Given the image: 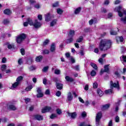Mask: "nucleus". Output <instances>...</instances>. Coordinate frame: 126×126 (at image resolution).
<instances>
[{
  "label": "nucleus",
  "mask_w": 126,
  "mask_h": 126,
  "mask_svg": "<svg viewBox=\"0 0 126 126\" xmlns=\"http://www.w3.org/2000/svg\"><path fill=\"white\" fill-rule=\"evenodd\" d=\"M91 66L94 68L95 70H97L98 69V66H97V65L94 63H91Z\"/></svg>",
  "instance_id": "nucleus-26"
},
{
  "label": "nucleus",
  "mask_w": 126,
  "mask_h": 126,
  "mask_svg": "<svg viewBox=\"0 0 126 126\" xmlns=\"http://www.w3.org/2000/svg\"><path fill=\"white\" fill-rule=\"evenodd\" d=\"M83 40V37L82 36H80L78 39H77L76 42L77 43H80V42L82 41Z\"/></svg>",
  "instance_id": "nucleus-41"
},
{
  "label": "nucleus",
  "mask_w": 126,
  "mask_h": 126,
  "mask_svg": "<svg viewBox=\"0 0 126 126\" xmlns=\"http://www.w3.org/2000/svg\"><path fill=\"white\" fill-rule=\"evenodd\" d=\"M56 87L59 90H62L63 89V84L60 83H56Z\"/></svg>",
  "instance_id": "nucleus-15"
},
{
  "label": "nucleus",
  "mask_w": 126,
  "mask_h": 126,
  "mask_svg": "<svg viewBox=\"0 0 126 126\" xmlns=\"http://www.w3.org/2000/svg\"><path fill=\"white\" fill-rule=\"evenodd\" d=\"M59 5V2H56L53 4V7H57Z\"/></svg>",
  "instance_id": "nucleus-53"
},
{
  "label": "nucleus",
  "mask_w": 126,
  "mask_h": 126,
  "mask_svg": "<svg viewBox=\"0 0 126 126\" xmlns=\"http://www.w3.org/2000/svg\"><path fill=\"white\" fill-rule=\"evenodd\" d=\"M3 13L4 14H7V15H9V14H11V11L8 9H6L4 10Z\"/></svg>",
  "instance_id": "nucleus-22"
},
{
  "label": "nucleus",
  "mask_w": 126,
  "mask_h": 126,
  "mask_svg": "<svg viewBox=\"0 0 126 126\" xmlns=\"http://www.w3.org/2000/svg\"><path fill=\"white\" fill-rule=\"evenodd\" d=\"M45 21L49 22V21L51 20V15H50V14L48 13L45 15Z\"/></svg>",
  "instance_id": "nucleus-17"
},
{
  "label": "nucleus",
  "mask_w": 126,
  "mask_h": 126,
  "mask_svg": "<svg viewBox=\"0 0 126 126\" xmlns=\"http://www.w3.org/2000/svg\"><path fill=\"white\" fill-rule=\"evenodd\" d=\"M43 59V56H39L35 58V62L37 63H40V62Z\"/></svg>",
  "instance_id": "nucleus-20"
},
{
  "label": "nucleus",
  "mask_w": 126,
  "mask_h": 126,
  "mask_svg": "<svg viewBox=\"0 0 126 126\" xmlns=\"http://www.w3.org/2000/svg\"><path fill=\"white\" fill-rule=\"evenodd\" d=\"M110 33L111 35H117V34H118V32L115 31L114 30H110Z\"/></svg>",
  "instance_id": "nucleus-33"
},
{
  "label": "nucleus",
  "mask_w": 126,
  "mask_h": 126,
  "mask_svg": "<svg viewBox=\"0 0 126 126\" xmlns=\"http://www.w3.org/2000/svg\"><path fill=\"white\" fill-rule=\"evenodd\" d=\"M65 79H66V81H68V82H72V81H73V79L68 76H66Z\"/></svg>",
  "instance_id": "nucleus-19"
},
{
  "label": "nucleus",
  "mask_w": 126,
  "mask_h": 126,
  "mask_svg": "<svg viewBox=\"0 0 126 126\" xmlns=\"http://www.w3.org/2000/svg\"><path fill=\"white\" fill-rule=\"evenodd\" d=\"M27 22L28 23H29V24L31 26H33V25L34 24V23H33V21H32V19H30V18H28L27 19Z\"/></svg>",
  "instance_id": "nucleus-23"
},
{
  "label": "nucleus",
  "mask_w": 126,
  "mask_h": 126,
  "mask_svg": "<svg viewBox=\"0 0 126 126\" xmlns=\"http://www.w3.org/2000/svg\"><path fill=\"white\" fill-rule=\"evenodd\" d=\"M33 118L34 120H37V121H43V116L40 115H34Z\"/></svg>",
  "instance_id": "nucleus-11"
},
{
  "label": "nucleus",
  "mask_w": 126,
  "mask_h": 126,
  "mask_svg": "<svg viewBox=\"0 0 126 126\" xmlns=\"http://www.w3.org/2000/svg\"><path fill=\"white\" fill-rule=\"evenodd\" d=\"M33 26L36 29H39L42 26V24L38 21V20H35L33 22Z\"/></svg>",
  "instance_id": "nucleus-7"
},
{
  "label": "nucleus",
  "mask_w": 126,
  "mask_h": 126,
  "mask_svg": "<svg viewBox=\"0 0 126 126\" xmlns=\"http://www.w3.org/2000/svg\"><path fill=\"white\" fill-rule=\"evenodd\" d=\"M18 85H19V83L18 82H15L12 85L11 89H13V88H16Z\"/></svg>",
  "instance_id": "nucleus-24"
},
{
  "label": "nucleus",
  "mask_w": 126,
  "mask_h": 126,
  "mask_svg": "<svg viewBox=\"0 0 126 126\" xmlns=\"http://www.w3.org/2000/svg\"><path fill=\"white\" fill-rule=\"evenodd\" d=\"M25 38H26L25 34L22 33L21 34H20V35L17 36L16 38L17 43H18V44H20L22 41L25 39Z\"/></svg>",
  "instance_id": "nucleus-3"
},
{
  "label": "nucleus",
  "mask_w": 126,
  "mask_h": 126,
  "mask_svg": "<svg viewBox=\"0 0 126 126\" xmlns=\"http://www.w3.org/2000/svg\"><path fill=\"white\" fill-rule=\"evenodd\" d=\"M108 126H113V121L112 120H110L108 124Z\"/></svg>",
  "instance_id": "nucleus-64"
},
{
  "label": "nucleus",
  "mask_w": 126,
  "mask_h": 126,
  "mask_svg": "<svg viewBox=\"0 0 126 126\" xmlns=\"http://www.w3.org/2000/svg\"><path fill=\"white\" fill-rule=\"evenodd\" d=\"M67 114L69 117H70L71 118V119H75L76 118V116H77V114H76V113L75 112L72 113L68 112Z\"/></svg>",
  "instance_id": "nucleus-12"
},
{
  "label": "nucleus",
  "mask_w": 126,
  "mask_h": 126,
  "mask_svg": "<svg viewBox=\"0 0 126 126\" xmlns=\"http://www.w3.org/2000/svg\"><path fill=\"white\" fill-rule=\"evenodd\" d=\"M8 49H12L14 47L13 44H10L8 43L6 44Z\"/></svg>",
  "instance_id": "nucleus-30"
},
{
  "label": "nucleus",
  "mask_w": 126,
  "mask_h": 126,
  "mask_svg": "<svg viewBox=\"0 0 126 126\" xmlns=\"http://www.w3.org/2000/svg\"><path fill=\"white\" fill-rule=\"evenodd\" d=\"M89 23L90 25H92L93 23H94V24H95V23H97V19H92L89 21Z\"/></svg>",
  "instance_id": "nucleus-16"
},
{
  "label": "nucleus",
  "mask_w": 126,
  "mask_h": 126,
  "mask_svg": "<svg viewBox=\"0 0 126 126\" xmlns=\"http://www.w3.org/2000/svg\"><path fill=\"white\" fill-rule=\"evenodd\" d=\"M57 13L58 14H63V10H62V9L60 8H58L57 9Z\"/></svg>",
  "instance_id": "nucleus-39"
},
{
  "label": "nucleus",
  "mask_w": 126,
  "mask_h": 126,
  "mask_svg": "<svg viewBox=\"0 0 126 126\" xmlns=\"http://www.w3.org/2000/svg\"><path fill=\"white\" fill-rule=\"evenodd\" d=\"M37 17H38V19H39V20L41 21L42 19H43V17H42V15H38L37 16Z\"/></svg>",
  "instance_id": "nucleus-58"
},
{
  "label": "nucleus",
  "mask_w": 126,
  "mask_h": 126,
  "mask_svg": "<svg viewBox=\"0 0 126 126\" xmlns=\"http://www.w3.org/2000/svg\"><path fill=\"white\" fill-rule=\"evenodd\" d=\"M56 96H57V97H60V96H61V95H62V93L61 92V91H58L56 94Z\"/></svg>",
  "instance_id": "nucleus-49"
},
{
  "label": "nucleus",
  "mask_w": 126,
  "mask_h": 126,
  "mask_svg": "<svg viewBox=\"0 0 126 126\" xmlns=\"http://www.w3.org/2000/svg\"><path fill=\"white\" fill-rule=\"evenodd\" d=\"M25 50H24V49H21V53L23 56H24V55H25Z\"/></svg>",
  "instance_id": "nucleus-54"
},
{
  "label": "nucleus",
  "mask_w": 126,
  "mask_h": 126,
  "mask_svg": "<svg viewBox=\"0 0 126 126\" xmlns=\"http://www.w3.org/2000/svg\"><path fill=\"white\" fill-rule=\"evenodd\" d=\"M9 108L13 111H15V110H16V107L13 105H10L9 106Z\"/></svg>",
  "instance_id": "nucleus-28"
},
{
  "label": "nucleus",
  "mask_w": 126,
  "mask_h": 126,
  "mask_svg": "<svg viewBox=\"0 0 126 126\" xmlns=\"http://www.w3.org/2000/svg\"><path fill=\"white\" fill-rule=\"evenodd\" d=\"M23 79V77L22 76L18 77L16 81L19 83V84H20V81Z\"/></svg>",
  "instance_id": "nucleus-29"
},
{
  "label": "nucleus",
  "mask_w": 126,
  "mask_h": 126,
  "mask_svg": "<svg viewBox=\"0 0 126 126\" xmlns=\"http://www.w3.org/2000/svg\"><path fill=\"white\" fill-rule=\"evenodd\" d=\"M93 88H94V89L98 88V84L97 82H95L93 83Z\"/></svg>",
  "instance_id": "nucleus-40"
},
{
  "label": "nucleus",
  "mask_w": 126,
  "mask_h": 126,
  "mask_svg": "<svg viewBox=\"0 0 126 126\" xmlns=\"http://www.w3.org/2000/svg\"><path fill=\"white\" fill-rule=\"evenodd\" d=\"M80 10H81V8L80 7L77 8L75 10V14H78L79 12H80Z\"/></svg>",
  "instance_id": "nucleus-31"
},
{
  "label": "nucleus",
  "mask_w": 126,
  "mask_h": 126,
  "mask_svg": "<svg viewBox=\"0 0 126 126\" xmlns=\"http://www.w3.org/2000/svg\"><path fill=\"white\" fill-rule=\"evenodd\" d=\"M105 94H112L113 93V91L112 89L107 90L105 91Z\"/></svg>",
  "instance_id": "nucleus-34"
},
{
  "label": "nucleus",
  "mask_w": 126,
  "mask_h": 126,
  "mask_svg": "<svg viewBox=\"0 0 126 126\" xmlns=\"http://www.w3.org/2000/svg\"><path fill=\"white\" fill-rule=\"evenodd\" d=\"M57 21H58L57 19H54L52 20L50 23V26H51L52 27H53V26H55V25L57 24Z\"/></svg>",
  "instance_id": "nucleus-21"
},
{
  "label": "nucleus",
  "mask_w": 126,
  "mask_h": 126,
  "mask_svg": "<svg viewBox=\"0 0 126 126\" xmlns=\"http://www.w3.org/2000/svg\"><path fill=\"white\" fill-rule=\"evenodd\" d=\"M73 41V37H69V39L66 40L67 44H70V43H71Z\"/></svg>",
  "instance_id": "nucleus-27"
},
{
  "label": "nucleus",
  "mask_w": 126,
  "mask_h": 126,
  "mask_svg": "<svg viewBox=\"0 0 126 126\" xmlns=\"http://www.w3.org/2000/svg\"><path fill=\"white\" fill-rule=\"evenodd\" d=\"M42 53L44 55H47L50 54V51L49 50L45 49L42 51Z\"/></svg>",
  "instance_id": "nucleus-36"
},
{
  "label": "nucleus",
  "mask_w": 126,
  "mask_h": 126,
  "mask_svg": "<svg viewBox=\"0 0 126 126\" xmlns=\"http://www.w3.org/2000/svg\"><path fill=\"white\" fill-rule=\"evenodd\" d=\"M109 108H110L109 104H105L103 106V110H107V109H109Z\"/></svg>",
  "instance_id": "nucleus-35"
},
{
  "label": "nucleus",
  "mask_w": 126,
  "mask_h": 126,
  "mask_svg": "<svg viewBox=\"0 0 126 126\" xmlns=\"http://www.w3.org/2000/svg\"><path fill=\"white\" fill-rule=\"evenodd\" d=\"M117 42L118 41H120V42H123L124 41V37L122 36H118L117 37Z\"/></svg>",
  "instance_id": "nucleus-32"
},
{
  "label": "nucleus",
  "mask_w": 126,
  "mask_h": 126,
  "mask_svg": "<svg viewBox=\"0 0 126 126\" xmlns=\"http://www.w3.org/2000/svg\"><path fill=\"white\" fill-rule=\"evenodd\" d=\"M98 62L99 63H101V64H103V63H104V59L100 58L98 60Z\"/></svg>",
  "instance_id": "nucleus-45"
},
{
  "label": "nucleus",
  "mask_w": 126,
  "mask_h": 126,
  "mask_svg": "<svg viewBox=\"0 0 126 126\" xmlns=\"http://www.w3.org/2000/svg\"><path fill=\"white\" fill-rule=\"evenodd\" d=\"M9 23V20L7 19H5L3 20V24H8Z\"/></svg>",
  "instance_id": "nucleus-47"
},
{
  "label": "nucleus",
  "mask_w": 126,
  "mask_h": 126,
  "mask_svg": "<svg viewBox=\"0 0 126 126\" xmlns=\"http://www.w3.org/2000/svg\"><path fill=\"white\" fill-rule=\"evenodd\" d=\"M82 117H83V118H84V117H86V112H83L82 113Z\"/></svg>",
  "instance_id": "nucleus-62"
},
{
  "label": "nucleus",
  "mask_w": 126,
  "mask_h": 126,
  "mask_svg": "<svg viewBox=\"0 0 126 126\" xmlns=\"http://www.w3.org/2000/svg\"><path fill=\"white\" fill-rule=\"evenodd\" d=\"M91 75L92 76H95L96 75V71H95L94 70H93L91 72Z\"/></svg>",
  "instance_id": "nucleus-44"
},
{
  "label": "nucleus",
  "mask_w": 126,
  "mask_h": 126,
  "mask_svg": "<svg viewBox=\"0 0 126 126\" xmlns=\"http://www.w3.org/2000/svg\"><path fill=\"white\" fill-rule=\"evenodd\" d=\"M97 94H98V95L100 96H103V94H104V93L103 92V91H101L100 89H97Z\"/></svg>",
  "instance_id": "nucleus-25"
},
{
  "label": "nucleus",
  "mask_w": 126,
  "mask_h": 126,
  "mask_svg": "<svg viewBox=\"0 0 126 126\" xmlns=\"http://www.w3.org/2000/svg\"><path fill=\"white\" fill-rule=\"evenodd\" d=\"M74 68V69H75V70H77V71L79 70V65H77L75 66Z\"/></svg>",
  "instance_id": "nucleus-56"
},
{
  "label": "nucleus",
  "mask_w": 126,
  "mask_h": 126,
  "mask_svg": "<svg viewBox=\"0 0 126 126\" xmlns=\"http://www.w3.org/2000/svg\"><path fill=\"white\" fill-rule=\"evenodd\" d=\"M112 41L109 39H102L99 43V48L100 51H107L111 48Z\"/></svg>",
  "instance_id": "nucleus-1"
},
{
  "label": "nucleus",
  "mask_w": 126,
  "mask_h": 126,
  "mask_svg": "<svg viewBox=\"0 0 126 126\" xmlns=\"http://www.w3.org/2000/svg\"><path fill=\"white\" fill-rule=\"evenodd\" d=\"M115 122L116 123H119L120 122V118L119 116H116L115 118Z\"/></svg>",
  "instance_id": "nucleus-55"
},
{
  "label": "nucleus",
  "mask_w": 126,
  "mask_h": 126,
  "mask_svg": "<svg viewBox=\"0 0 126 126\" xmlns=\"http://www.w3.org/2000/svg\"><path fill=\"white\" fill-rule=\"evenodd\" d=\"M122 61L126 63V56H122Z\"/></svg>",
  "instance_id": "nucleus-57"
},
{
  "label": "nucleus",
  "mask_w": 126,
  "mask_h": 126,
  "mask_svg": "<svg viewBox=\"0 0 126 126\" xmlns=\"http://www.w3.org/2000/svg\"><path fill=\"white\" fill-rule=\"evenodd\" d=\"M110 88L111 89L114 88H117L118 90H120V85L119 82L117 81L116 83L113 82V81H110Z\"/></svg>",
  "instance_id": "nucleus-6"
},
{
  "label": "nucleus",
  "mask_w": 126,
  "mask_h": 126,
  "mask_svg": "<svg viewBox=\"0 0 126 126\" xmlns=\"http://www.w3.org/2000/svg\"><path fill=\"white\" fill-rule=\"evenodd\" d=\"M23 63V61L22 60V59H19V60L18 61V63L20 65H21V64H22Z\"/></svg>",
  "instance_id": "nucleus-50"
},
{
  "label": "nucleus",
  "mask_w": 126,
  "mask_h": 126,
  "mask_svg": "<svg viewBox=\"0 0 126 126\" xmlns=\"http://www.w3.org/2000/svg\"><path fill=\"white\" fill-rule=\"evenodd\" d=\"M74 33H75L74 31L70 30L69 32V34L68 35V38H73V37L74 36Z\"/></svg>",
  "instance_id": "nucleus-13"
},
{
  "label": "nucleus",
  "mask_w": 126,
  "mask_h": 126,
  "mask_svg": "<svg viewBox=\"0 0 126 126\" xmlns=\"http://www.w3.org/2000/svg\"><path fill=\"white\" fill-rule=\"evenodd\" d=\"M56 51V44L52 43L50 47V51L54 53Z\"/></svg>",
  "instance_id": "nucleus-14"
},
{
  "label": "nucleus",
  "mask_w": 126,
  "mask_h": 126,
  "mask_svg": "<svg viewBox=\"0 0 126 126\" xmlns=\"http://www.w3.org/2000/svg\"><path fill=\"white\" fill-rule=\"evenodd\" d=\"M55 118H57V114H53L50 116V119H55Z\"/></svg>",
  "instance_id": "nucleus-51"
},
{
  "label": "nucleus",
  "mask_w": 126,
  "mask_h": 126,
  "mask_svg": "<svg viewBox=\"0 0 126 126\" xmlns=\"http://www.w3.org/2000/svg\"><path fill=\"white\" fill-rule=\"evenodd\" d=\"M55 74H61V70H59V69H56L55 70Z\"/></svg>",
  "instance_id": "nucleus-48"
},
{
  "label": "nucleus",
  "mask_w": 126,
  "mask_h": 126,
  "mask_svg": "<svg viewBox=\"0 0 126 126\" xmlns=\"http://www.w3.org/2000/svg\"><path fill=\"white\" fill-rule=\"evenodd\" d=\"M122 6H119L116 7L114 11L118 13V15L120 17H122L121 18V21L126 24V10H123V12H122Z\"/></svg>",
  "instance_id": "nucleus-2"
},
{
  "label": "nucleus",
  "mask_w": 126,
  "mask_h": 126,
  "mask_svg": "<svg viewBox=\"0 0 126 126\" xmlns=\"http://www.w3.org/2000/svg\"><path fill=\"white\" fill-rule=\"evenodd\" d=\"M32 88H33V87L32 86H30L26 88L25 90L26 91H30Z\"/></svg>",
  "instance_id": "nucleus-43"
},
{
  "label": "nucleus",
  "mask_w": 126,
  "mask_h": 126,
  "mask_svg": "<svg viewBox=\"0 0 126 126\" xmlns=\"http://www.w3.org/2000/svg\"><path fill=\"white\" fill-rule=\"evenodd\" d=\"M52 110V107L51 106H46L42 109V113L44 114L45 113H48Z\"/></svg>",
  "instance_id": "nucleus-9"
},
{
  "label": "nucleus",
  "mask_w": 126,
  "mask_h": 126,
  "mask_svg": "<svg viewBox=\"0 0 126 126\" xmlns=\"http://www.w3.org/2000/svg\"><path fill=\"white\" fill-rule=\"evenodd\" d=\"M56 112L58 115H61L62 114V110H61L60 108H58L56 110Z\"/></svg>",
  "instance_id": "nucleus-42"
},
{
  "label": "nucleus",
  "mask_w": 126,
  "mask_h": 126,
  "mask_svg": "<svg viewBox=\"0 0 126 126\" xmlns=\"http://www.w3.org/2000/svg\"><path fill=\"white\" fill-rule=\"evenodd\" d=\"M49 44V40L46 39L44 42H43V46H46V45H48Z\"/></svg>",
  "instance_id": "nucleus-52"
},
{
  "label": "nucleus",
  "mask_w": 126,
  "mask_h": 126,
  "mask_svg": "<svg viewBox=\"0 0 126 126\" xmlns=\"http://www.w3.org/2000/svg\"><path fill=\"white\" fill-rule=\"evenodd\" d=\"M25 38H26L25 34L22 33L21 34H20V35L17 36L16 38L17 43H18V44H20L22 41L25 39Z\"/></svg>",
  "instance_id": "nucleus-4"
},
{
  "label": "nucleus",
  "mask_w": 126,
  "mask_h": 126,
  "mask_svg": "<svg viewBox=\"0 0 126 126\" xmlns=\"http://www.w3.org/2000/svg\"><path fill=\"white\" fill-rule=\"evenodd\" d=\"M48 69H49V66H46L42 69V71H43V72H47V71H48Z\"/></svg>",
  "instance_id": "nucleus-38"
},
{
  "label": "nucleus",
  "mask_w": 126,
  "mask_h": 126,
  "mask_svg": "<svg viewBox=\"0 0 126 126\" xmlns=\"http://www.w3.org/2000/svg\"><path fill=\"white\" fill-rule=\"evenodd\" d=\"M43 83L45 85H46V84H47V79L44 78V79H43Z\"/></svg>",
  "instance_id": "nucleus-60"
},
{
  "label": "nucleus",
  "mask_w": 126,
  "mask_h": 126,
  "mask_svg": "<svg viewBox=\"0 0 126 126\" xmlns=\"http://www.w3.org/2000/svg\"><path fill=\"white\" fill-rule=\"evenodd\" d=\"M79 100L81 103H84V100L81 97H79Z\"/></svg>",
  "instance_id": "nucleus-63"
},
{
  "label": "nucleus",
  "mask_w": 126,
  "mask_h": 126,
  "mask_svg": "<svg viewBox=\"0 0 126 126\" xmlns=\"http://www.w3.org/2000/svg\"><path fill=\"white\" fill-rule=\"evenodd\" d=\"M45 94H46V95H49L50 90H46V91H45Z\"/></svg>",
  "instance_id": "nucleus-59"
},
{
  "label": "nucleus",
  "mask_w": 126,
  "mask_h": 126,
  "mask_svg": "<svg viewBox=\"0 0 126 126\" xmlns=\"http://www.w3.org/2000/svg\"><path fill=\"white\" fill-rule=\"evenodd\" d=\"M102 118V113L101 112H98L96 114V116L95 118V124L96 126H99L100 124V120Z\"/></svg>",
  "instance_id": "nucleus-5"
},
{
  "label": "nucleus",
  "mask_w": 126,
  "mask_h": 126,
  "mask_svg": "<svg viewBox=\"0 0 126 126\" xmlns=\"http://www.w3.org/2000/svg\"><path fill=\"white\" fill-rule=\"evenodd\" d=\"M104 69H101L100 72L101 73H103V72H109V65H105L104 66Z\"/></svg>",
  "instance_id": "nucleus-10"
},
{
  "label": "nucleus",
  "mask_w": 126,
  "mask_h": 126,
  "mask_svg": "<svg viewBox=\"0 0 126 126\" xmlns=\"http://www.w3.org/2000/svg\"><path fill=\"white\" fill-rule=\"evenodd\" d=\"M1 69L2 71H5V70L6 69V64H3L2 65L1 67Z\"/></svg>",
  "instance_id": "nucleus-37"
},
{
  "label": "nucleus",
  "mask_w": 126,
  "mask_h": 126,
  "mask_svg": "<svg viewBox=\"0 0 126 126\" xmlns=\"http://www.w3.org/2000/svg\"><path fill=\"white\" fill-rule=\"evenodd\" d=\"M29 69L31 71H32V70H35V69H36V68L34 66H30L29 67Z\"/></svg>",
  "instance_id": "nucleus-46"
},
{
  "label": "nucleus",
  "mask_w": 126,
  "mask_h": 126,
  "mask_svg": "<svg viewBox=\"0 0 126 126\" xmlns=\"http://www.w3.org/2000/svg\"><path fill=\"white\" fill-rule=\"evenodd\" d=\"M35 2H36L35 0H30V3H31V4H33V3H35Z\"/></svg>",
  "instance_id": "nucleus-61"
},
{
  "label": "nucleus",
  "mask_w": 126,
  "mask_h": 126,
  "mask_svg": "<svg viewBox=\"0 0 126 126\" xmlns=\"http://www.w3.org/2000/svg\"><path fill=\"white\" fill-rule=\"evenodd\" d=\"M37 98H42L44 96V94L42 92V88H37Z\"/></svg>",
  "instance_id": "nucleus-8"
},
{
  "label": "nucleus",
  "mask_w": 126,
  "mask_h": 126,
  "mask_svg": "<svg viewBox=\"0 0 126 126\" xmlns=\"http://www.w3.org/2000/svg\"><path fill=\"white\" fill-rule=\"evenodd\" d=\"M72 99H73V96H72V95H71V93L70 92L68 94L67 100L68 101H71Z\"/></svg>",
  "instance_id": "nucleus-18"
}]
</instances>
